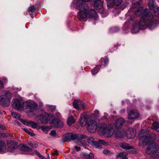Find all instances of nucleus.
Instances as JSON below:
<instances>
[{"instance_id": "1", "label": "nucleus", "mask_w": 159, "mask_h": 159, "mask_svg": "<svg viewBox=\"0 0 159 159\" xmlns=\"http://www.w3.org/2000/svg\"><path fill=\"white\" fill-rule=\"evenodd\" d=\"M156 21L153 19V16L151 13L145 8L143 13L142 17L139 22V25L142 26L146 25L151 29L156 26Z\"/></svg>"}, {"instance_id": "2", "label": "nucleus", "mask_w": 159, "mask_h": 159, "mask_svg": "<svg viewBox=\"0 0 159 159\" xmlns=\"http://www.w3.org/2000/svg\"><path fill=\"white\" fill-rule=\"evenodd\" d=\"M78 5V9L79 11L78 13V17L81 21H83L86 18L89 10L88 4L84 2H80L79 0L77 3Z\"/></svg>"}, {"instance_id": "3", "label": "nucleus", "mask_w": 159, "mask_h": 159, "mask_svg": "<svg viewBox=\"0 0 159 159\" xmlns=\"http://www.w3.org/2000/svg\"><path fill=\"white\" fill-rule=\"evenodd\" d=\"M87 141L85 140H80L77 142V144L81 146H84L90 145L97 148L100 149L101 148V146L99 143L97 142H96L92 138L87 139Z\"/></svg>"}, {"instance_id": "4", "label": "nucleus", "mask_w": 159, "mask_h": 159, "mask_svg": "<svg viewBox=\"0 0 159 159\" xmlns=\"http://www.w3.org/2000/svg\"><path fill=\"white\" fill-rule=\"evenodd\" d=\"M11 94L9 92H6L4 95L0 96V104L3 107H7L10 104V99Z\"/></svg>"}, {"instance_id": "5", "label": "nucleus", "mask_w": 159, "mask_h": 159, "mask_svg": "<svg viewBox=\"0 0 159 159\" xmlns=\"http://www.w3.org/2000/svg\"><path fill=\"white\" fill-rule=\"evenodd\" d=\"M36 107V104L34 102H27L24 103L23 110L27 113L32 112L35 110Z\"/></svg>"}, {"instance_id": "6", "label": "nucleus", "mask_w": 159, "mask_h": 159, "mask_svg": "<svg viewBox=\"0 0 159 159\" xmlns=\"http://www.w3.org/2000/svg\"><path fill=\"white\" fill-rule=\"evenodd\" d=\"M158 149V146L156 143H151L148 147L146 152L148 154L155 152Z\"/></svg>"}, {"instance_id": "7", "label": "nucleus", "mask_w": 159, "mask_h": 159, "mask_svg": "<svg viewBox=\"0 0 159 159\" xmlns=\"http://www.w3.org/2000/svg\"><path fill=\"white\" fill-rule=\"evenodd\" d=\"M97 123L94 120H90L88 124V130L90 133H94L96 130Z\"/></svg>"}, {"instance_id": "8", "label": "nucleus", "mask_w": 159, "mask_h": 159, "mask_svg": "<svg viewBox=\"0 0 159 159\" xmlns=\"http://www.w3.org/2000/svg\"><path fill=\"white\" fill-rule=\"evenodd\" d=\"M139 114L138 111L136 110H131L128 113V119L131 120L139 117Z\"/></svg>"}, {"instance_id": "9", "label": "nucleus", "mask_w": 159, "mask_h": 159, "mask_svg": "<svg viewBox=\"0 0 159 159\" xmlns=\"http://www.w3.org/2000/svg\"><path fill=\"white\" fill-rule=\"evenodd\" d=\"M35 120L37 121L39 120L42 124H44L48 122V117L43 115L38 116L35 118Z\"/></svg>"}, {"instance_id": "10", "label": "nucleus", "mask_w": 159, "mask_h": 159, "mask_svg": "<svg viewBox=\"0 0 159 159\" xmlns=\"http://www.w3.org/2000/svg\"><path fill=\"white\" fill-rule=\"evenodd\" d=\"M68 136L62 139V141L64 143L65 141L69 142L71 140H74L77 139L78 140V134H68Z\"/></svg>"}, {"instance_id": "11", "label": "nucleus", "mask_w": 159, "mask_h": 159, "mask_svg": "<svg viewBox=\"0 0 159 159\" xmlns=\"http://www.w3.org/2000/svg\"><path fill=\"white\" fill-rule=\"evenodd\" d=\"M136 135V132L133 128H129L126 131V136L128 139L133 138Z\"/></svg>"}, {"instance_id": "12", "label": "nucleus", "mask_w": 159, "mask_h": 159, "mask_svg": "<svg viewBox=\"0 0 159 159\" xmlns=\"http://www.w3.org/2000/svg\"><path fill=\"white\" fill-rule=\"evenodd\" d=\"M20 101L16 98L13 99L11 102V105L12 107L15 109L18 110L20 107Z\"/></svg>"}, {"instance_id": "13", "label": "nucleus", "mask_w": 159, "mask_h": 159, "mask_svg": "<svg viewBox=\"0 0 159 159\" xmlns=\"http://www.w3.org/2000/svg\"><path fill=\"white\" fill-rule=\"evenodd\" d=\"M114 132V130L112 128L108 129L107 132L106 131L105 133H104L103 134L104 136L107 138L111 137L113 134Z\"/></svg>"}, {"instance_id": "14", "label": "nucleus", "mask_w": 159, "mask_h": 159, "mask_svg": "<svg viewBox=\"0 0 159 159\" xmlns=\"http://www.w3.org/2000/svg\"><path fill=\"white\" fill-rule=\"evenodd\" d=\"M81 157L86 159H93L94 157L93 153H90L89 154L85 152H83L81 154Z\"/></svg>"}, {"instance_id": "15", "label": "nucleus", "mask_w": 159, "mask_h": 159, "mask_svg": "<svg viewBox=\"0 0 159 159\" xmlns=\"http://www.w3.org/2000/svg\"><path fill=\"white\" fill-rule=\"evenodd\" d=\"M19 148L22 151L24 152L31 151L32 149L29 147L27 145L21 144L19 145Z\"/></svg>"}, {"instance_id": "16", "label": "nucleus", "mask_w": 159, "mask_h": 159, "mask_svg": "<svg viewBox=\"0 0 159 159\" xmlns=\"http://www.w3.org/2000/svg\"><path fill=\"white\" fill-rule=\"evenodd\" d=\"M73 106L74 108L78 109L81 106L83 107L81 102L79 99L75 100L73 103Z\"/></svg>"}, {"instance_id": "17", "label": "nucleus", "mask_w": 159, "mask_h": 159, "mask_svg": "<svg viewBox=\"0 0 159 159\" xmlns=\"http://www.w3.org/2000/svg\"><path fill=\"white\" fill-rule=\"evenodd\" d=\"M7 145L9 148L13 149H15L17 146L16 143L14 141L8 142Z\"/></svg>"}, {"instance_id": "18", "label": "nucleus", "mask_w": 159, "mask_h": 159, "mask_svg": "<svg viewBox=\"0 0 159 159\" xmlns=\"http://www.w3.org/2000/svg\"><path fill=\"white\" fill-rule=\"evenodd\" d=\"M125 122V120L124 119L122 118L119 119L116 121L115 125V127L116 128H118L124 124Z\"/></svg>"}, {"instance_id": "19", "label": "nucleus", "mask_w": 159, "mask_h": 159, "mask_svg": "<svg viewBox=\"0 0 159 159\" xmlns=\"http://www.w3.org/2000/svg\"><path fill=\"white\" fill-rule=\"evenodd\" d=\"M87 121L86 116H84L81 117L80 119L79 120V122L81 126H84L86 125Z\"/></svg>"}, {"instance_id": "20", "label": "nucleus", "mask_w": 159, "mask_h": 159, "mask_svg": "<svg viewBox=\"0 0 159 159\" xmlns=\"http://www.w3.org/2000/svg\"><path fill=\"white\" fill-rule=\"evenodd\" d=\"M94 6L97 9H100L102 7V2L98 0H95L94 1Z\"/></svg>"}, {"instance_id": "21", "label": "nucleus", "mask_w": 159, "mask_h": 159, "mask_svg": "<svg viewBox=\"0 0 159 159\" xmlns=\"http://www.w3.org/2000/svg\"><path fill=\"white\" fill-rule=\"evenodd\" d=\"M99 127L100 131L102 132L103 134L104 133H105L107 128V125L105 123H102L100 124L99 125Z\"/></svg>"}, {"instance_id": "22", "label": "nucleus", "mask_w": 159, "mask_h": 159, "mask_svg": "<svg viewBox=\"0 0 159 159\" xmlns=\"http://www.w3.org/2000/svg\"><path fill=\"white\" fill-rule=\"evenodd\" d=\"M28 126H30L32 128L34 129H40V126H38L37 123L33 122V121H29V125Z\"/></svg>"}, {"instance_id": "23", "label": "nucleus", "mask_w": 159, "mask_h": 159, "mask_svg": "<svg viewBox=\"0 0 159 159\" xmlns=\"http://www.w3.org/2000/svg\"><path fill=\"white\" fill-rule=\"evenodd\" d=\"M128 155V154L125 152H122L119 153L117 155V157L122 158V159H128L126 157Z\"/></svg>"}, {"instance_id": "24", "label": "nucleus", "mask_w": 159, "mask_h": 159, "mask_svg": "<svg viewBox=\"0 0 159 159\" xmlns=\"http://www.w3.org/2000/svg\"><path fill=\"white\" fill-rule=\"evenodd\" d=\"M75 122V120L72 116H70L68 119L67 124L69 126L74 123Z\"/></svg>"}, {"instance_id": "25", "label": "nucleus", "mask_w": 159, "mask_h": 159, "mask_svg": "<svg viewBox=\"0 0 159 159\" xmlns=\"http://www.w3.org/2000/svg\"><path fill=\"white\" fill-rule=\"evenodd\" d=\"M143 11V7H140L136 9L135 11V14L136 16H139L141 15Z\"/></svg>"}, {"instance_id": "26", "label": "nucleus", "mask_w": 159, "mask_h": 159, "mask_svg": "<svg viewBox=\"0 0 159 159\" xmlns=\"http://www.w3.org/2000/svg\"><path fill=\"white\" fill-rule=\"evenodd\" d=\"M120 146L122 148L126 149H129L133 148L132 147L129 146V144L125 143H121Z\"/></svg>"}, {"instance_id": "27", "label": "nucleus", "mask_w": 159, "mask_h": 159, "mask_svg": "<svg viewBox=\"0 0 159 159\" xmlns=\"http://www.w3.org/2000/svg\"><path fill=\"white\" fill-rule=\"evenodd\" d=\"M6 148L5 143L2 141H0V152L4 151Z\"/></svg>"}, {"instance_id": "28", "label": "nucleus", "mask_w": 159, "mask_h": 159, "mask_svg": "<svg viewBox=\"0 0 159 159\" xmlns=\"http://www.w3.org/2000/svg\"><path fill=\"white\" fill-rule=\"evenodd\" d=\"M89 15L91 17H95L97 16V13L94 9H91L90 11Z\"/></svg>"}, {"instance_id": "29", "label": "nucleus", "mask_w": 159, "mask_h": 159, "mask_svg": "<svg viewBox=\"0 0 159 159\" xmlns=\"http://www.w3.org/2000/svg\"><path fill=\"white\" fill-rule=\"evenodd\" d=\"M87 136L84 134H78V140H80L87 139Z\"/></svg>"}, {"instance_id": "30", "label": "nucleus", "mask_w": 159, "mask_h": 159, "mask_svg": "<svg viewBox=\"0 0 159 159\" xmlns=\"http://www.w3.org/2000/svg\"><path fill=\"white\" fill-rule=\"evenodd\" d=\"M7 83V80L6 78H4L2 81L0 80V86L1 88L3 87V85Z\"/></svg>"}, {"instance_id": "31", "label": "nucleus", "mask_w": 159, "mask_h": 159, "mask_svg": "<svg viewBox=\"0 0 159 159\" xmlns=\"http://www.w3.org/2000/svg\"><path fill=\"white\" fill-rule=\"evenodd\" d=\"M154 14L156 16H159V7L157 6H155L153 8Z\"/></svg>"}, {"instance_id": "32", "label": "nucleus", "mask_w": 159, "mask_h": 159, "mask_svg": "<svg viewBox=\"0 0 159 159\" xmlns=\"http://www.w3.org/2000/svg\"><path fill=\"white\" fill-rule=\"evenodd\" d=\"M98 142L100 144H102L105 146H107L109 145V144L108 142H107L103 140L100 139L98 140Z\"/></svg>"}, {"instance_id": "33", "label": "nucleus", "mask_w": 159, "mask_h": 159, "mask_svg": "<svg viewBox=\"0 0 159 159\" xmlns=\"http://www.w3.org/2000/svg\"><path fill=\"white\" fill-rule=\"evenodd\" d=\"M114 0H110L107 2V5L109 7H112L114 5Z\"/></svg>"}, {"instance_id": "34", "label": "nucleus", "mask_w": 159, "mask_h": 159, "mask_svg": "<svg viewBox=\"0 0 159 159\" xmlns=\"http://www.w3.org/2000/svg\"><path fill=\"white\" fill-rule=\"evenodd\" d=\"M159 127V123L158 122H154L153 124L152 128L154 129H157Z\"/></svg>"}, {"instance_id": "35", "label": "nucleus", "mask_w": 159, "mask_h": 159, "mask_svg": "<svg viewBox=\"0 0 159 159\" xmlns=\"http://www.w3.org/2000/svg\"><path fill=\"white\" fill-rule=\"evenodd\" d=\"M29 145L31 147L34 148H36L38 147V145L35 143L31 142L29 143Z\"/></svg>"}, {"instance_id": "36", "label": "nucleus", "mask_w": 159, "mask_h": 159, "mask_svg": "<svg viewBox=\"0 0 159 159\" xmlns=\"http://www.w3.org/2000/svg\"><path fill=\"white\" fill-rule=\"evenodd\" d=\"M35 10V8L34 7V6H32L29 7L28 11L30 12V13H33Z\"/></svg>"}, {"instance_id": "37", "label": "nucleus", "mask_w": 159, "mask_h": 159, "mask_svg": "<svg viewBox=\"0 0 159 159\" xmlns=\"http://www.w3.org/2000/svg\"><path fill=\"white\" fill-rule=\"evenodd\" d=\"M122 0H114V4L115 6L120 5L122 3Z\"/></svg>"}, {"instance_id": "38", "label": "nucleus", "mask_w": 159, "mask_h": 159, "mask_svg": "<svg viewBox=\"0 0 159 159\" xmlns=\"http://www.w3.org/2000/svg\"><path fill=\"white\" fill-rule=\"evenodd\" d=\"M52 123L56 127L59 126V121L58 120L55 119L52 121Z\"/></svg>"}, {"instance_id": "39", "label": "nucleus", "mask_w": 159, "mask_h": 159, "mask_svg": "<svg viewBox=\"0 0 159 159\" xmlns=\"http://www.w3.org/2000/svg\"><path fill=\"white\" fill-rule=\"evenodd\" d=\"M20 121L23 124L25 125L29 126V121H28L26 120H24L23 119H21Z\"/></svg>"}, {"instance_id": "40", "label": "nucleus", "mask_w": 159, "mask_h": 159, "mask_svg": "<svg viewBox=\"0 0 159 159\" xmlns=\"http://www.w3.org/2000/svg\"><path fill=\"white\" fill-rule=\"evenodd\" d=\"M41 129L44 132H45L46 133H47L48 131V128L47 127L44 126H40V129Z\"/></svg>"}, {"instance_id": "41", "label": "nucleus", "mask_w": 159, "mask_h": 159, "mask_svg": "<svg viewBox=\"0 0 159 159\" xmlns=\"http://www.w3.org/2000/svg\"><path fill=\"white\" fill-rule=\"evenodd\" d=\"M24 130L25 132L28 133L29 135H30L32 136H33L35 135V134L34 133L30 132L27 129H24Z\"/></svg>"}, {"instance_id": "42", "label": "nucleus", "mask_w": 159, "mask_h": 159, "mask_svg": "<svg viewBox=\"0 0 159 159\" xmlns=\"http://www.w3.org/2000/svg\"><path fill=\"white\" fill-rule=\"evenodd\" d=\"M115 136L116 138H120L122 136L121 132L120 131H118L115 134Z\"/></svg>"}, {"instance_id": "43", "label": "nucleus", "mask_w": 159, "mask_h": 159, "mask_svg": "<svg viewBox=\"0 0 159 159\" xmlns=\"http://www.w3.org/2000/svg\"><path fill=\"white\" fill-rule=\"evenodd\" d=\"M145 138H146V141L144 140L143 141V143H147L148 142L149 140L148 138H147V137H146L145 136H144L143 137L141 136L140 137V140H142V139H145Z\"/></svg>"}, {"instance_id": "44", "label": "nucleus", "mask_w": 159, "mask_h": 159, "mask_svg": "<svg viewBox=\"0 0 159 159\" xmlns=\"http://www.w3.org/2000/svg\"><path fill=\"white\" fill-rule=\"evenodd\" d=\"M99 71V69L97 68H94L92 70L91 72L93 75H95Z\"/></svg>"}, {"instance_id": "45", "label": "nucleus", "mask_w": 159, "mask_h": 159, "mask_svg": "<svg viewBox=\"0 0 159 159\" xmlns=\"http://www.w3.org/2000/svg\"><path fill=\"white\" fill-rule=\"evenodd\" d=\"M11 115L14 118L17 119L19 118V116L18 114L16 113L13 112L12 113Z\"/></svg>"}, {"instance_id": "46", "label": "nucleus", "mask_w": 159, "mask_h": 159, "mask_svg": "<svg viewBox=\"0 0 159 159\" xmlns=\"http://www.w3.org/2000/svg\"><path fill=\"white\" fill-rule=\"evenodd\" d=\"M154 1L153 0H150L148 3L149 6L151 7H153V6Z\"/></svg>"}, {"instance_id": "47", "label": "nucleus", "mask_w": 159, "mask_h": 159, "mask_svg": "<svg viewBox=\"0 0 159 159\" xmlns=\"http://www.w3.org/2000/svg\"><path fill=\"white\" fill-rule=\"evenodd\" d=\"M49 110L52 111H53L55 110L56 107L55 106H52V105H50L49 106Z\"/></svg>"}, {"instance_id": "48", "label": "nucleus", "mask_w": 159, "mask_h": 159, "mask_svg": "<svg viewBox=\"0 0 159 159\" xmlns=\"http://www.w3.org/2000/svg\"><path fill=\"white\" fill-rule=\"evenodd\" d=\"M104 62L105 64V65H106L109 62L108 59L107 57H105L104 59Z\"/></svg>"}, {"instance_id": "49", "label": "nucleus", "mask_w": 159, "mask_h": 159, "mask_svg": "<svg viewBox=\"0 0 159 159\" xmlns=\"http://www.w3.org/2000/svg\"><path fill=\"white\" fill-rule=\"evenodd\" d=\"M51 154L53 155H58L59 154V153L57 150H55L53 152H52Z\"/></svg>"}, {"instance_id": "50", "label": "nucleus", "mask_w": 159, "mask_h": 159, "mask_svg": "<svg viewBox=\"0 0 159 159\" xmlns=\"http://www.w3.org/2000/svg\"><path fill=\"white\" fill-rule=\"evenodd\" d=\"M102 152L104 154H109L110 153V152L109 150H106V149H105V150H104Z\"/></svg>"}, {"instance_id": "51", "label": "nucleus", "mask_w": 159, "mask_h": 159, "mask_svg": "<svg viewBox=\"0 0 159 159\" xmlns=\"http://www.w3.org/2000/svg\"><path fill=\"white\" fill-rule=\"evenodd\" d=\"M50 134L51 135L54 136L56 134V132L55 131L52 130L50 133Z\"/></svg>"}, {"instance_id": "52", "label": "nucleus", "mask_w": 159, "mask_h": 159, "mask_svg": "<svg viewBox=\"0 0 159 159\" xmlns=\"http://www.w3.org/2000/svg\"><path fill=\"white\" fill-rule=\"evenodd\" d=\"M75 148L76 150L77 151H79L80 150V148L77 146H75Z\"/></svg>"}, {"instance_id": "53", "label": "nucleus", "mask_w": 159, "mask_h": 159, "mask_svg": "<svg viewBox=\"0 0 159 159\" xmlns=\"http://www.w3.org/2000/svg\"><path fill=\"white\" fill-rule=\"evenodd\" d=\"M133 30H135L134 31V32H137L138 31V29L137 28V27H135L133 28Z\"/></svg>"}, {"instance_id": "54", "label": "nucleus", "mask_w": 159, "mask_h": 159, "mask_svg": "<svg viewBox=\"0 0 159 159\" xmlns=\"http://www.w3.org/2000/svg\"><path fill=\"white\" fill-rule=\"evenodd\" d=\"M63 122L60 121V127H63Z\"/></svg>"}, {"instance_id": "55", "label": "nucleus", "mask_w": 159, "mask_h": 159, "mask_svg": "<svg viewBox=\"0 0 159 159\" xmlns=\"http://www.w3.org/2000/svg\"><path fill=\"white\" fill-rule=\"evenodd\" d=\"M0 128H1L2 129H5V126L2 125L0 124Z\"/></svg>"}, {"instance_id": "56", "label": "nucleus", "mask_w": 159, "mask_h": 159, "mask_svg": "<svg viewBox=\"0 0 159 159\" xmlns=\"http://www.w3.org/2000/svg\"><path fill=\"white\" fill-rule=\"evenodd\" d=\"M119 30V28L118 27H115V28L114 32H116L117 31Z\"/></svg>"}, {"instance_id": "57", "label": "nucleus", "mask_w": 159, "mask_h": 159, "mask_svg": "<svg viewBox=\"0 0 159 159\" xmlns=\"http://www.w3.org/2000/svg\"><path fill=\"white\" fill-rule=\"evenodd\" d=\"M99 113V111L98 110H96L94 112V113L95 115H97Z\"/></svg>"}, {"instance_id": "58", "label": "nucleus", "mask_w": 159, "mask_h": 159, "mask_svg": "<svg viewBox=\"0 0 159 159\" xmlns=\"http://www.w3.org/2000/svg\"><path fill=\"white\" fill-rule=\"evenodd\" d=\"M90 0H80V1H82V2H89L90 1Z\"/></svg>"}, {"instance_id": "59", "label": "nucleus", "mask_w": 159, "mask_h": 159, "mask_svg": "<svg viewBox=\"0 0 159 159\" xmlns=\"http://www.w3.org/2000/svg\"><path fill=\"white\" fill-rule=\"evenodd\" d=\"M36 153H37V154L38 155H39V156L40 155V153L39 152H37Z\"/></svg>"}, {"instance_id": "60", "label": "nucleus", "mask_w": 159, "mask_h": 159, "mask_svg": "<svg viewBox=\"0 0 159 159\" xmlns=\"http://www.w3.org/2000/svg\"><path fill=\"white\" fill-rule=\"evenodd\" d=\"M135 5H137L138 4V3L137 2H136L135 3Z\"/></svg>"}, {"instance_id": "61", "label": "nucleus", "mask_w": 159, "mask_h": 159, "mask_svg": "<svg viewBox=\"0 0 159 159\" xmlns=\"http://www.w3.org/2000/svg\"><path fill=\"white\" fill-rule=\"evenodd\" d=\"M3 136H5V137H7V135H3Z\"/></svg>"}, {"instance_id": "62", "label": "nucleus", "mask_w": 159, "mask_h": 159, "mask_svg": "<svg viewBox=\"0 0 159 159\" xmlns=\"http://www.w3.org/2000/svg\"><path fill=\"white\" fill-rule=\"evenodd\" d=\"M128 5V3H126V7Z\"/></svg>"}, {"instance_id": "63", "label": "nucleus", "mask_w": 159, "mask_h": 159, "mask_svg": "<svg viewBox=\"0 0 159 159\" xmlns=\"http://www.w3.org/2000/svg\"><path fill=\"white\" fill-rule=\"evenodd\" d=\"M100 61H101L102 62V59H101V60H100Z\"/></svg>"}, {"instance_id": "64", "label": "nucleus", "mask_w": 159, "mask_h": 159, "mask_svg": "<svg viewBox=\"0 0 159 159\" xmlns=\"http://www.w3.org/2000/svg\"><path fill=\"white\" fill-rule=\"evenodd\" d=\"M121 111H124V110H122Z\"/></svg>"}]
</instances>
